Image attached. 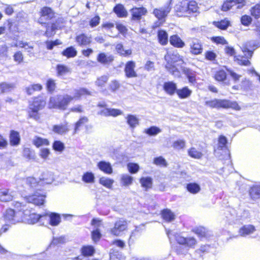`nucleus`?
<instances>
[{"label":"nucleus","instance_id":"f257e3e1","mask_svg":"<svg viewBox=\"0 0 260 260\" xmlns=\"http://www.w3.org/2000/svg\"><path fill=\"white\" fill-rule=\"evenodd\" d=\"M260 46V43H255L253 41H251L242 45L241 47L242 52L244 55H239L235 56V60L240 65L249 66L250 65V62L249 59L251 58L253 54V51L257 47Z\"/></svg>","mask_w":260,"mask_h":260},{"label":"nucleus","instance_id":"f03ea898","mask_svg":"<svg viewBox=\"0 0 260 260\" xmlns=\"http://www.w3.org/2000/svg\"><path fill=\"white\" fill-rule=\"evenodd\" d=\"M74 100L71 95L66 94L57 95L50 98L48 106L49 108L65 110L70 102Z\"/></svg>","mask_w":260,"mask_h":260},{"label":"nucleus","instance_id":"7ed1b4c3","mask_svg":"<svg viewBox=\"0 0 260 260\" xmlns=\"http://www.w3.org/2000/svg\"><path fill=\"white\" fill-rule=\"evenodd\" d=\"M53 180V177L52 174L47 172L42 175V177L40 178V181L37 182L34 177H28L22 179V182L25 184L26 187L29 188L36 187L41 185L43 183L50 184Z\"/></svg>","mask_w":260,"mask_h":260},{"label":"nucleus","instance_id":"20e7f679","mask_svg":"<svg viewBox=\"0 0 260 260\" xmlns=\"http://www.w3.org/2000/svg\"><path fill=\"white\" fill-rule=\"evenodd\" d=\"M205 105L212 108H232L236 110H240V107L236 102H231L226 100L214 99L206 101Z\"/></svg>","mask_w":260,"mask_h":260},{"label":"nucleus","instance_id":"39448f33","mask_svg":"<svg viewBox=\"0 0 260 260\" xmlns=\"http://www.w3.org/2000/svg\"><path fill=\"white\" fill-rule=\"evenodd\" d=\"M23 214L21 211H15L11 209H7L4 214V219L8 223L15 224L23 220Z\"/></svg>","mask_w":260,"mask_h":260},{"label":"nucleus","instance_id":"423d86ee","mask_svg":"<svg viewBox=\"0 0 260 260\" xmlns=\"http://www.w3.org/2000/svg\"><path fill=\"white\" fill-rule=\"evenodd\" d=\"M171 9L172 7L170 6V4H167L164 7L154 9L153 11V14L159 20L164 22L166 17L170 13Z\"/></svg>","mask_w":260,"mask_h":260},{"label":"nucleus","instance_id":"0eeeda50","mask_svg":"<svg viewBox=\"0 0 260 260\" xmlns=\"http://www.w3.org/2000/svg\"><path fill=\"white\" fill-rule=\"evenodd\" d=\"M127 228V221L120 219L115 222L114 227L110 230V233L114 236H118L121 232L126 230Z\"/></svg>","mask_w":260,"mask_h":260},{"label":"nucleus","instance_id":"6e6552de","mask_svg":"<svg viewBox=\"0 0 260 260\" xmlns=\"http://www.w3.org/2000/svg\"><path fill=\"white\" fill-rule=\"evenodd\" d=\"M45 197L43 193L36 191L32 194L26 197V200L28 203L40 206L44 204Z\"/></svg>","mask_w":260,"mask_h":260},{"label":"nucleus","instance_id":"1a4fd4ad","mask_svg":"<svg viewBox=\"0 0 260 260\" xmlns=\"http://www.w3.org/2000/svg\"><path fill=\"white\" fill-rule=\"evenodd\" d=\"M23 214V220L21 222H24L28 224H35L39 220L45 216L44 214H37L35 213L29 214L28 210H24Z\"/></svg>","mask_w":260,"mask_h":260},{"label":"nucleus","instance_id":"9d476101","mask_svg":"<svg viewBox=\"0 0 260 260\" xmlns=\"http://www.w3.org/2000/svg\"><path fill=\"white\" fill-rule=\"evenodd\" d=\"M189 42L190 52L194 55L201 54L203 51V47L201 41L196 38L188 39Z\"/></svg>","mask_w":260,"mask_h":260},{"label":"nucleus","instance_id":"9b49d317","mask_svg":"<svg viewBox=\"0 0 260 260\" xmlns=\"http://www.w3.org/2000/svg\"><path fill=\"white\" fill-rule=\"evenodd\" d=\"M41 17L38 20V22L40 23H45L44 22V20H50L54 16V13L53 10L47 7H43L40 12Z\"/></svg>","mask_w":260,"mask_h":260},{"label":"nucleus","instance_id":"f8f14e48","mask_svg":"<svg viewBox=\"0 0 260 260\" xmlns=\"http://www.w3.org/2000/svg\"><path fill=\"white\" fill-rule=\"evenodd\" d=\"M136 63L133 61H129L126 62L124 68L125 75L128 78L137 77V74L135 71Z\"/></svg>","mask_w":260,"mask_h":260},{"label":"nucleus","instance_id":"ddd939ff","mask_svg":"<svg viewBox=\"0 0 260 260\" xmlns=\"http://www.w3.org/2000/svg\"><path fill=\"white\" fill-rule=\"evenodd\" d=\"M98 115L104 116H113L116 117L122 114V112L117 109L104 108L98 112Z\"/></svg>","mask_w":260,"mask_h":260},{"label":"nucleus","instance_id":"4468645a","mask_svg":"<svg viewBox=\"0 0 260 260\" xmlns=\"http://www.w3.org/2000/svg\"><path fill=\"white\" fill-rule=\"evenodd\" d=\"M91 40V36H88L85 34H80L76 37V41L80 46H85L89 45Z\"/></svg>","mask_w":260,"mask_h":260},{"label":"nucleus","instance_id":"2eb2a0df","mask_svg":"<svg viewBox=\"0 0 260 260\" xmlns=\"http://www.w3.org/2000/svg\"><path fill=\"white\" fill-rule=\"evenodd\" d=\"M165 58L168 62L171 61V63H175L177 62H181L184 63L182 57L181 56L177 51L168 53L165 55Z\"/></svg>","mask_w":260,"mask_h":260},{"label":"nucleus","instance_id":"dca6fc26","mask_svg":"<svg viewBox=\"0 0 260 260\" xmlns=\"http://www.w3.org/2000/svg\"><path fill=\"white\" fill-rule=\"evenodd\" d=\"M255 231V228L253 225H245L240 228L239 235L241 237H246L252 234Z\"/></svg>","mask_w":260,"mask_h":260},{"label":"nucleus","instance_id":"f3484780","mask_svg":"<svg viewBox=\"0 0 260 260\" xmlns=\"http://www.w3.org/2000/svg\"><path fill=\"white\" fill-rule=\"evenodd\" d=\"M14 196V192L10 191L9 189H0V201L2 202H9L12 201Z\"/></svg>","mask_w":260,"mask_h":260},{"label":"nucleus","instance_id":"a211bd4d","mask_svg":"<svg viewBox=\"0 0 260 260\" xmlns=\"http://www.w3.org/2000/svg\"><path fill=\"white\" fill-rule=\"evenodd\" d=\"M163 88L165 92L170 95L174 94L175 92H177V90L176 84L172 81L164 83Z\"/></svg>","mask_w":260,"mask_h":260},{"label":"nucleus","instance_id":"6ab92c4d","mask_svg":"<svg viewBox=\"0 0 260 260\" xmlns=\"http://www.w3.org/2000/svg\"><path fill=\"white\" fill-rule=\"evenodd\" d=\"M46 105L45 101L42 98H36L34 99L33 103L30 105V109L35 111H39L42 109Z\"/></svg>","mask_w":260,"mask_h":260},{"label":"nucleus","instance_id":"aec40b11","mask_svg":"<svg viewBox=\"0 0 260 260\" xmlns=\"http://www.w3.org/2000/svg\"><path fill=\"white\" fill-rule=\"evenodd\" d=\"M147 12L145 8H134L131 10L132 18L133 20H139L141 19L142 16L146 14Z\"/></svg>","mask_w":260,"mask_h":260},{"label":"nucleus","instance_id":"412c9836","mask_svg":"<svg viewBox=\"0 0 260 260\" xmlns=\"http://www.w3.org/2000/svg\"><path fill=\"white\" fill-rule=\"evenodd\" d=\"M114 60L113 56L107 55L105 53H100L97 57V60L101 63L107 64H109Z\"/></svg>","mask_w":260,"mask_h":260},{"label":"nucleus","instance_id":"4be33fe9","mask_svg":"<svg viewBox=\"0 0 260 260\" xmlns=\"http://www.w3.org/2000/svg\"><path fill=\"white\" fill-rule=\"evenodd\" d=\"M170 44L176 48H182L185 46L184 42L177 35L171 36L170 38Z\"/></svg>","mask_w":260,"mask_h":260},{"label":"nucleus","instance_id":"5701e85b","mask_svg":"<svg viewBox=\"0 0 260 260\" xmlns=\"http://www.w3.org/2000/svg\"><path fill=\"white\" fill-rule=\"evenodd\" d=\"M99 169L107 174H111L113 172V169L110 162L101 161L98 164Z\"/></svg>","mask_w":260,"mask_h":260},{"label":"nucleus","instance_id":"b1692460","mask_svg":"<svg viewBox=\"0 0 260 260\" xmlns=\"http://www.w3.org/2000/svg\"><path fill=\"white\" fill-rule=\"evenodd\" d=\"M69 131L67 124H56L53 126L52 131L58 135H64Z\"/></svg>","mask_w":260,"mask_h":260},{"label":"nucleus","instance_id":"393cba45","mask_svg":"<svg viewBox=\"0 0 260 260\" xmlns=\"http://www.w3.org/2000/svg\"><path fill=\"white\" fill-rule=\"evenodd\" d=\"M183 73L186 76L190 83L194 84L196 83V72L189 69V68H185L183 69Z\"/></svg>","mask_w":260,"mask_h":260},{"label":"nucleus","instance_id":"a878e982","mask_svg":"<svg viewBox=\"0 0 260 260\" xmlns=\"http://www.w3.org/2000/svg\"><path fill=\"white\" fill-rule=\"evenodd\" d=\"M141 186L147 191L152 187L153 179L150 177H143L140 179Z\"/></svg>","mask_w":260,"mask_h":260},{"label":"nucleus","instance_id":"bb28decb","mask_svg":"<svg viewBox=\"0 0 260 260\" xmlns=\"http://www.w3.org/2000/svg\"><path fill=\"white\" fill-rule=\"evenodd\" d=\"M125 118L127 123L131 128H135L139 124V119L136 115L128 114Z\"/></svg>","mask_w":260,"mask_h":260},{"label":"nucleus","instance_id":"cd10ccee","mask_svg":"<svg viewBox=\"0 0 260 260\" xmlns=\"http://www.w3.org/2000/svg\"><path fill=\"white\" fill-rule=\"evenodd\" d=\"M45 216L48 215L49 217L50 224L53 226L57 225L60 222V215L55 213L47 212L45 213Z\"/></svg>","mask_w":260,"mask_h":260},{"label":"nucleus","instance_id":"c85d7f7f","mask_svg":"<svg viewBox=\"0 0 260 260\" xmlns=\"http://www.w3.org/2000/svg\"><path fill=\"white\" fill-rule=\"evenodd\" d=\"M157 37L159 43L162 45H166L168 42V35L164 30H159L157 32Z\"/></svg>","mask_w":260,"mask_h":260},{"label":"nucleus","instance_id":"c756f323","mask_svg":"<svg viewBox=\"0 0 260 260\" xmlns=\"http://www.w3.org/2000/svg\"><path fill=\"white\" fill-rule=\"evenodd\" d=\"M114 12L119 17H125L127 16V12L121 4L117 5L114 8Z\"/></svg>","mask_w":260,"mask_h":260},{"label":"nucleus","instance_id":"7c9ffc66","mask_svg":"<svg viewBox=\"0 0 260 260\" xmlns=\"http://www.w3.org/2000/svg\"><path fill=\"white\" fill-rule=\"evenodd\" d=\"M192 91L187 87H184L181 89H177V94L180 99L188 98L191 94Z\"/></svg>","mask_w":260,"mask_h":260},{"label":"nucleus","instance_id":"2f4dec72","mask_svg":"<svg viewBox=\"0 0 260 260\" xmlns=\"http://www.w3.org/2000/svg\"><path fill=\"white\" fill-rule=\"evenodd\" d=\"M161 216L167 222L173 221L175 218V214L169 209H164L161 212Z\"/></svg>","mask_w":260,"mask_h":260},{"label":"nucleus","instance_id":"473e14b6","mask_svg":"<svg viewBox=\"0 0 260 260\" xmlns=\"http://www.w3.org/2000/svg\"><path fill=\"white\" fill-rule=\"evenodd\" d=\"M20 136L18 132L12 131L10 136V144L13 146L18 145L20 143Z\"/></svg>","mask_w":260,"mask_h":260},{"label":"nucleus","instance_id":"72a5a7b5","mask_svg":"<svg viewBox=\"0 0 260 260\" xmlns=\"http://www.w3.org/2000/svg\"><path fill=\"white\" fill-rule=\"evenodd\" d=\"M89 94H90V93L87 89L81 88L78 89L74 90V94L73 96H72V98H74V99H78L82 96Z\"/></svg>","mask_w":260,"mask_h":260},{"label":"nucleus","instance_id":"f704fd0d","mask_svg":"<svg viewBox=\"0 0 260 260\" xmlns=\"http://www.w3.org/2000/svg\"><path fill=\"white\" fill-rule=\"evenodd\" d=\"M116 49L120 55L123 56H129L132 53L131 49L124 50L123 45L120 43L116 45Z\"/></svg>","mask_w":260,"mask_h":260},{"label":"nucleus","instance_id":"c9c22d12","mask_svg":"<svg viewBox=\"0 0 260 260\" xmlns=\"http://www.w3.org/2000/svg\"><path fill=\"white\" fill-rule=\"evenodd\" d=\"M95 250L92 246H85L81 249L82 254L88 258V256H91L94 253Z\"/></svg>","mask_w":260,"mask_h":260},{"label":"nucleus","instance_id":"e433bc0d","mask_svg":"<svg viewBox=\"0 0 260 260\" xmlns=\"http://www.w3.org/2000/svg\"><path fill=\"white\" fill-rule=\"evenodd\" d=\"M192 232L199 237H206L208 235V230L203 226L196 227L192 230Z\"/></svg>","mask_w":260,"mask_h":260},{"label":"nucleus","instance_id":"4c0bfd02","mask_svg":"<svg viewBox=\"0 0 260 260\" xmlns=\"http://www.w3.org/2000/svg\"><path fill=\"white\" fill-rule=\"evenodd\" d=\"M33 144L37 147L43 145H48L49 141L46 139H43L39 137H35L32 140Z\"/></svg>","mask_w":260,"mask_h":260},{"label":"nucleus","instance_id":"58836bf2","mask_svg":"<svg viewBox=\"0 0 260 260\" xmlns=\"http://www.w3.org/2000/svg\"><path fill=\"white\" fill-rule=\"evenodd\" d=\"M14 88V85L12 83H2L0 84V90L2 93L11 91Z\"/></svg>","mask_w":260,"mask_h":260},{"label":"nucleus","instance_id":"ea45409f","mask_svg":"<svg viewBox=\"0 0 260 260\" xmlns=\"http://www.w3.org/2000/svg\"><path fill=\"white\" fill-rule=\"evenodd\" d=\"M186 188L189 192L193 194L197 193L201 190L200 185L196 183H190L188 184Z\"/></svg>","mask_w":260,"mask_h":260},{"label":"nucleus","instance_id":"a19ab883","mask_svg":"<svg viewBox=\"0 0 260 260\" xmlns=\"http://www.w3.org/2000/svg\"><path fill=\"white\" fill-rule=\"evenodd\" d=\"M250 195L253 199H257L260 198V186H254L250 190Z\"/></svg>","mask_w":260,"mask_h":260},{"label":"nucleus","instance_id":"79ce46f5","mask_svg":"<svg viewBox=\"0 0 260 260\" xmlns=\"http://www.w3.org/2000/svg\"><path fill=\"white\" fill-rule=\"evenodd\" d=\"M94 175L91 172H86L82 176V181L87 183H92L94 182Z\"/></svg>","mask_w":260,"mask_h":260},{"label":"nucleus","instance_id":"37998d69","mask_svg":"<svg viewBox=\"0 0 260 260\" xmlns=\"http://www.w3.org/2000/svg\"><path fill=\"white\" fill-rule=\"evenodd\" d=\"M56 71L58 76H64L70 72V69L69 68L62 64L57 66Z\"/></svg>","mask_w":260,"mask_h":260},{"label":"nucleus","instance_id":"c03bdc74","mask_svg":"<svg viewBox=\"0 0 260 260\" xmlns=\"http://www.w3.org/2000/svg\"><path fill=\"white\" fill-rule=\"evenodd\" d=\"M166 68L171 74L175 76H179V72L178 69L174 65L172 64V63L170 62H168L166 65Z\"/></svg>","mask_w":260,"mask_h":260},{"label":"nucleus","instance_id":"a18cd8bd","mask_svg":"<svg viewBox=\"0 0 260 260\" xmlns=\"http://www.w3.org/2000/svg\"><path fill=\"white\" fill-rule=\"evenodd\" d=\"M133 178L128 174H123L121 177V182L123 186H128L132 184Z\"/></svg>","mask_w":260,"mask_h":260},{"label":"nucleus","instance_id":"49530a36","mask_svg":"<svg viewBox=\"0 0 260 260\" xmlns=\"http://www.w3.org/2000/svg\"><path fill=\"white\" fill-rule=\"evenodd\" d=\"M100 183L107 188H110L114 183V180L107 177H102L99 180Z\"/></svg>","mask_w":260,"mask_h":260},{"label":"nucleus","instance_id":"de8ad7c7","mask_svg":"<svg viewBox=\"0 0 260 260\" xmlns=\"http://www.w3.org/2000/svg\"><path fill=\"white\" fill-rule=\"evenodd\" d=\"M161 132V130L159 127L155 126H151L150 128L144 130V133L149 136H155Z\"/></svg>","mask_w":260,"mask_h":260},{"label":"nucleus","instance_id":"09e8293b","mask_svg":"<svg viewBox=\"0 0 260 260\" xmlns=\"http://www.w3.org/2000/svg\"><path fill=\"white\" fill-rule=\"evenodd\" d=\"M109 80V76L107 75H103L97 78L95 82V84L99 87H103L105 86Z\"/></svg>","mask_w":260,"mask_h":260},{"label":"nucleus","instance_id":"8fccbe9b","mask_svg":"<svg viewBox=\"0 0 260 260\" xmlns=\"http://www.w3.org/2000/svg\"><path fill=\"white\" fill-rule=\"evenodd\" d=\"M188 155L191 157L197 159L201 158L203 155L201 152L198 151L194 148H191L189 150H188Z\"/></svg>","mask_w":260,"mask_h":260},{"label":"nucleus","instance_id":"3c124183","mask_svg":"<svg viewBox=\"0 0 260 260\" xmlns=\"http://www.w3.org/2000/svg\"><path fill=\"white\" fill-rule=\"evenodd\" d=\"M214 25L221 29H225L229 26L230 22L226 19L222 20L220 21L214 22Z\"/></svg>","mask_w":260,"mask_h":260},{"label":"nucleus","instance_id":"603ef678","mask_svg":"<svg viewBox=\"0 0 260 260\" xmlns=\"http://www.w3.org/2000/svg\"><path fill=\"white\" fill-rule=\"evenodd\" d=\"M62 54L68 57H72L76 55L77 51L73 47H70L64 50L62 52Z\"/></svg>","mask_w":260,"mask_h":260},{"label":"nucleus","instance_id":"864d4df0","mask_svg":"<svg viewBox=\"0 0 260 260\" xmlns=\"http://www.w3.org/2000/svg\"><path fill=\"white\" fill-rule=\"evenodd\" d=\"M214 78L217 81H223L226 78V74L224 71L221 70L216 73Z\"/></svg>","mask_w":260,"mask_h":260},{"label":"nucleus","instance_id":"5fc2aeb1","mask_svg":"<svg viewBox=\"0 0 260 260\" xmlns=\"http://www.w3.org/2000/svg\"><path fill=\"white\" fill-rule=\"evenodd\" d=\"M173 147L176 150L183 149L185 147V141L183 140H178L173 142Z\"/></svg>","mask_w":260,"mask_h":260},{"label":"nucleus","instance_id":"6e6d98bb","mask_svg":"<svg viewBox=\"0 0 260 260\" xmlns=\"http://www.w3.org/2000/svg\"><path fill=\"white\" fill-rule=\"evenodd\" d=\"M153 163L157 166H160L162 167H167L168 164L166 159L162 156L156 157L153 160Z\"/></svg>","mask_w":260,"mask_h":260},{"label":"nucleus","instance_id":"4d7b16f0","mask_svg":"<svg viewBox=\"0 0 260 260\" xmlns=\"http://www.w3.org/2000/svg\"><path fill=\"white\" fill-rule=\"evenodd\" d=\"M198 10V7L196 2L192 1L190 2L187 5V11L189 13H196Z\"/></svg>","mask_w":260,"mask_h":260},{"label":"nucleus","instance_id":"13d9d810","mask_svg":"<svg viewBox=\"0 0 260 260\" xmlns=\"http://www.w3.org/2000/svg\"><path fill=\"white\" fill-rule=\"evenodd\" d=\"M234 6L232 0H228L224 2L222 6L221 10L223 11H228L232 9Z\"/></svg>","mask_w":260,"mask_h":260},{"label":"nucleus","instance_id":"bf43d9fd","mask_svg":"<svg viewBox=\"0 0 260 260\" xmlns=\"http://www.w3.org/2000/svg\"><path fill=\"white\" fill-rule=\"evenodd\" d=\"M251 14L255 18L260 17V5H256L250 10Z\"/></svg>","mask_w":260,"mask_h":260},{"label":"nucleus","instance_id":"052dcab7","mask_svg":"<svg viewBox=\"0 0 260 260\" xmlns=\"http://www.w3.org/2000/svg\"><path fill=\"white\" fill-rule=\"evenodd\" d=\"M53 148L56 151L62 152L64 149V146L61 142L56 141L53 143Z\"/></svg>","mask_w":260,"mask_h":260},{"label":"nucleus","instance_id":"680f3d73","mask_svg":"<svg viewBox=\"0 0 260 260\" xmlns=\"http://www.w3.org/2000/svg\"><path fill=\"white\" fill-rule=\"evenodd\" d=\"M128 171L132 174H135L138 172L139 166L137 164L129 163L127 164Z\"/></svg>","mask_w":260,"mask_h":260},{"label":"nucleus","instance_id":"e2e57ef3","mask_svg":"<svg viewBox=\"0 0 260 260\" xmlns=\"http://www.w3.org/2000/svg\"><path fill=\"white\" fill-rule=\"evenodd\" d=\"M227 139L223 136H220L218 139V148L220 149L226 148Z\"/></svg>","mask_w":260,"mask_h":260},{"label":"nucleus","instance_id":"0e129e2a","mask_svg":"<svg viewBox=\"0 0 260 260\" xmlns=\"http://www.w3.org/2000/svg\"><path fill=\"white\" fill-rule=\"evenodd\" d=\"M91 236L92 240L94 242L98 241L101 238L102 235L99 229H96L93 230L91 233Z\"/></svg>","mask_w":260,"mask_h":260},{"label":"nucleus","instance_id":"69168bd1","mask_svg":"<svg viewBox=\"0 0 260 260\" xmlns=\"http://www.w3.org/2000/svg\"><path fill=\"white\" fill-rule=\"evenodd\" d=\"M88 118L87 117L84 116L81 118L79 121H78L76 124H75V133H76L78 128L84 124L87 123L88 122Z\"/></svg>","mask_w":260,"mask_h":260},{"label":"nucleus","instance_id":"338daca9","mask_svg":"<svg viewBox=\"0 0 260 260\" xmlns=\"http://www.w3.org/2000/svg\"><path fill=\"white\" fill-rule=\"evenodd\" d=\"M212 41L217 44L225 45L228 44L227 41L223 37H214L211 39Z\"/></svg>","mask_w":260,"mask_h":260},{"label":"nucleus","instance_id":"774afa93","mask_svg":"<svg viewBox=\"0 0 260 260\" xmlns=\"http://www.w3.org/2000/svg\"><path fill=\"white\" fill-rule=\"evenodd\" d=\"M23 154L24 156L28 159L34 158V152L31 150L29 148H25L23 149Z\"/></svg>","mask_w":260,"mask_h":260}]
</instances>
